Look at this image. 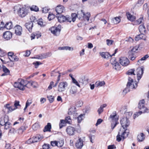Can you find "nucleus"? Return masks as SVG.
Returning a JSON list of instances; mask_svg holds the SVG:
<instances>
[{
	"label": "nucleus",
	"instance_id": "8",
	"mask_svg": "<svg viewBox=\"0 0 149 149\" xmlns=\"http://www.w3.org/2000/svg\"><path fill=\"white\" fill-rule=\"evenodd\" d=\"M144 100H142L140 101L139 104L138 108L142 111H143V113H149V109L146 108L144 106Z\"/></svg>",
	"mask_w": 149,
	"mask_h": 149
},
{
	"label": "nucleus",
	"instance_id": "40",
	"mask_svg": "<svg viewBox=\"0 0 149 149\" xmlns=\"http://www.w3.org/2000/svg\"><path fill=\"white\" fill-rule=\"evenodd\" d=\"M149 56L148 55H146L145 56L142 57L140 59L138 60L137 62H139L140 63H141L140 62L141 61H143L145 60Z\"/></svg>",
	"mask_w": 149,
	"mask_h": 149
},
{
	"label": "nucleus",
	"instance_id": "39",
	"mask_svg": "<svg viewBox=\"0 0 149 149\" xmlns=\"http://www.w3.org/2000/svg\"><path fill=\"white\" fill-rule=\"evenodd\" d=\"M30 9L32 11H34L37 12L39 10L38 7L36 6H33L30 8Z\"/></svg>",
	"mask_w": 149,
	"mask_h": 149
},
{
	"label": "nucleus",
	"instance_id": "14",
	"mask_svg": "<svg viewBox=\"0 0 149 149\" xmlns=\"http://www.w3.org/2000/svg\"><path fill=\"white\" fill-rule=\"evenodd\" d=\"M15 33L17 35H20L22 31V27L19 25H17L15 27Z\"/></svg>",
	"mask_w": 149,
	"mask_h": 149
},
{
	"label": "nucleus",
	"instance_id": "46",
	"mask_svg": "<svg viewBox=\"0 0 149 149\" xmlns=\"http://www.w3.org/2000/svg\"><path fill=\"white\" fill-rule=\"evenodd\" d=\"M83 104V102L82 101H78L76 104V106L77 107H81Z\"/></svg>",
	"mask_w": 149,
	"mask_h": 149
},
{
	"label": "nucleus",
	"instance_id": "4",
	"mask_svg": "<svg viewBox=\"0 0 149 149\" xmlns=\"http://www.w3.org/2000/svg\"><path fill=\"white\" fill-rule=\"evenodd\" d=\"M14 11H17L19 17H25L28 14V10L24 7L20 8L19 6H15L14 7Z\"/></svg>",
	"mask_w": 149,
	"mask_h": 149
},
{
	"label": "nucleus",
	"instance_id": "21",
	"mask_svg": "<svg viewBox=\"0 0 149 149\" xmlns=\"http://www.w3.org/2000/svg\"><path fill=\"white\" fill-rule=\"evenodd\" d=\"M13 27L12 23L11 22H7L4 26L1 27V28H6L7 29L10 30Z\"/></svg>",
	"mask_w": 149,
	"mask_h": 149
},
{
	"label": "nucleus",
	"instance_id": "27",
	"mask_svg": "<svg viewBox=\"0 0 149 149\" xmlns=\"http://www.w3.org/2000/svg\"><path fill=\"white\" fill-rule=\"evenodd\" d=\"M126 14L127 19L131 21H133L136 19L135 16L132 15L129 13H127Z\"/></svg>",
	"mask_w": 149,
	"mask_h": 149
},
{
	"label": "nucleus",
	"instance_id": "59",
	"mask_svg": "<svg viewBox=\"0 0 149 149\" xmlns=\"http://www.w3.org/2000/svg\"><path fill=\"white\" fill-rule=\"evenodd\" d=\"M114 122L113 123H112L111 124V129L113 130L114 127L116 126L117 123L116 122L114 121Z\"/></svg>",
	"mask_w": 149,
	"mask_h": 149
},
{
	"label": "nucleus",
	"instance_id": "18",
	"mask_svg": "<svg viewBox=\"0 0 149 149\" xmlns=\"http://www.w3.org/2000/svg\"><path fill=\"white\" fill-rule=\"evenodd\" d=\"M52 55V53H47L45 54H42L38 56V57L36 58L39 59H43L46 58Z\"/></svg>",
	"mask_w": 149,
	"mask_h": 149
},
{
	"label": "nucleus",
	"instance_id": "3",
	"mask_svg": "<svg viewBox=\"0 0 149 149\" xmlns=\"http://www.w3.org/2000/svg\"><path fill=\"white\" fill-rule=\"evenodd\" d=\"M28 81L22 79H19L17 82L14 83V86L15 87L18 88L20 90L23 91L25 89V87H29L28 86Z\"/></svg>",
	"mask_w": 149,
	"mask_h": 149
},
{
	"label": "nucleus",
	"instance_id": "5",
	"mask_svg": "<svg viewBox=\"0 0 149 149\" xmlns=\"http://www.w3.org/2000/svg\"><path fill=\"white\" fill-rule=\"evenodd\" d=\"M137 86V83L133 81L132 78L128 77V82L127 84V87L123 91L124 92L125 91L127 92H129L131 89L135 88Z\"/></svg>",
	"mask_w": 149,
	"mask_h": 149
},
{
	"label": "nucleus",
	"instance_id": "38",
	"mask_svg": "<svg viewBox=\"0 0 149 149\" xmlns=\"http://www.w3.org/2000/svg\"><path fill=\"white\" fill-rule=\"evenodd\" d=\"M105 84V83L104 81L96 82L95 84V86L96 87H98V86H101L104 85Z\"/></svg>",
	"mask_w": 149,
	"mask_h": 149
},
{
	"label": "nucleus",
	"instance_id": "60",
	"mask_svg": "<svg viewBox=\"0 0 149 149\" xmlns=\"http://www.w3.org/2000/svg\"><path fill=\"white\" fill-rule=\"evenodd\" d=\"M114 122L113 123H112L111 124V129L113 130L114 127L116 126L117 123L116 122L114 121Z\"/></svg>",
	"mask_w": 149,
	"mask_h": 149
},
{
	"label": "nucleus",
	"instance_id": "6",
	"mask_svg": "<svg viewBox=\"0 0 149 149\" xmlns=\"http://www.w3.org/2000/svg\"><path fill=\"white\" fill-rule=\"evenodd\" d=\"M58 20L60 22H70L72 21V18L68 15L66 16L64 15H60V16H56Z\"/></svg>",
	"mask_w": 149,
	"mask_h": 149
},
{
	"label": "nucleus",
	"instance_id": "57",
	"mask_svg": "<svg viewBox=\"0 0 149 149\" xmlns=\"http://www.w3.org/2000/svg\"><path fill=\"white\" fill-rule=\"evenodd\" d=\"M72 82L74 84L78 86L79 87H80L79 84L78 83V81L74 78L72 79Z\"/></svg>",
	"mask_w": 149,
	"mask_h": 149
},
{
	"label": "nucleus",
	"instance_id": "19",
	"mask_svg": "<svg viewBox=\"0 0 149 149\" xmlns=\"http://www.w3.org/2000/svg\"><path fill=\"white\" fill-rule=\"evenodd\" d=\"M33 26V23L32 21L26 23L25 24V26L29 32H31Z\"/></svg>",
	"mask_w": 149,
	"mask_h": 149
},
{
	"label": "nucleus",
	"instance_id": "49",
	"mask_svg": "<svg viewBox=\"0 0 149 149\" xmlns=\"http://www.w3.org/2000/svg\"><path fill=\"white\" fill-rule=\"evenodd\" d=\"M4 125L5 126V129L7 130L10 127V123L9 122H8L7 123H6Z\"/></svg>",
	"mask_w": 149,
	"mask_h": 149
},
{
	"label": "nucleus",
	"instance_id": "13",
	"mask_svg": "<svg viewBox=\"0 0 149 149\" xmlns=\"http://www.w3.org/2000/svg\"><path fill=\"white\" fill-rule=\"evenodd\" d=\"M83 141L80 138H79L78 140L75 143L76 147L78 149H81L83 146Z\"/></svg>",
	"mask_w": 149,
	"mask_h": 149
},
{
	"label": "nucleus",
	"instance_id": "22",
	"mask_svg": "<svg viewBox=\"0 0 149 149\" xmlns=\"http://www.w3.org/2000/svg\"><path fill=\"white\" fill-rule=\"evenodd\" d=\"M77 88L75 86H72L69 90L70 94L74 95L77 92Z\"/></svg>",
	"mask_w": 149,
	"mask_h": 149
},
{
	"label": "nucleus",
	"instance_id": "12",
	"mask_svg": "<svg viewBox=\"0 0 149 149\" xmlns=\"http://www.w3.org/2000/svg\"><path fill=\"white\" fill-rule=\"evenodd\" d=\"M144 70V68L143 67H139L136 69L137 77L138 81H139L142 77V75L143 74Z\"/></svg>",
	"mask_w": 149,
	"mask_h": 149
},
{
	"label": "nucleus",
	"instance_id": "2",
	"mask_svg": "<svg viewBox=\"0 0 149 149\" xmlns=\"http://www.w3.org/2000/svg\"><path fill=\"white\" fill-rule=\"evenodd\" d=\"M90 16L91 15L90 13H87L85 14L82 10L78 12L77 14L75 13H72L71 14V17L72 18V21L73 22L75 21L77 17L80 20H86L88 21L89 20Z\"/></svg>",
	"mask_w": 149,
	"mask_h": 149
},
{
	"label": "nucleus",
	"instance_id": "33",
	"mask_svg": "<svg viewBox=\"0 0 149 149\" xmlns=\"http://www.w3.org/2000/svg\"><path fill=\"white\" fill-rule=\"evenodd\" d=\"M138 47L137 46H135L133 47L130 50L129 52V54H134L136 52V51L138 50Z\"/></svg>",
	"mask_w": 149,
	"mask_h": 149
},
{
	"label": "nucleus",
	"instance_id": "32",
	"mask_svg": "<svg viewBox=\"0 0 149 149\" xmlns=\"http://www.w3.org/2000/svg\"><path fill=\"white\" fill-rule=\"evenodd\" d=\"M76 108L74 107H71L69 109L68 114L69 115H71L72 114L74 113L76 111Z\"/></svg>",
	"mask_w": 149,
	"mask_h": 149
},
{
	"label": "nucleus",
	"instance_id": "45",
	"mask_svg": "<svg viewBox=\"0 0 149 149\" xmlns=\"http://www.w3.org/2000/svg\"><path fill=\"white\" fill-rule=\"evenodd\" d=\"M57 146L59 147H61L63 145V142L62 141H60L58 142L57 141Z\"/></svg>",
	"mask_w": 149,
	"mask_h": 149
},
{
	"label": "nucleus",
	"instance_id": "10",
	"mask_svg": "<svg viewBox=\"0 0 149 149\" xmlns=\"http://www.w3.org/2000/svg\"><path fill=\"white\" fill-rule=\"evenodd\" d=\"M49 29L52 33L56 36L59 34L61 31L60 27L59 26L57 27H52Z\"/></svg>",
	"mask_w": 149,
	"mask_h": 149
},
{
	"label": "nucleus",
	"instance_id": "58",
	"mask_svg": "<svg viewBox=\"0 0 149 149\" xmlns=\"http://www.w3.org/2000/svg\"><path fill=\"white\" fill-rule=\"evenodd\" d=\"M107 44L108 45H109L112 44L113 41L112 40L107 39L106 40Z\"/></svg>",
	"mask_w": 149,
	"mask_h": 149
},
{
	"label": "nucleus",
	"instance_id": "31",
	"mask_svg": "<svg viewBox=\"0 0 149 149\" xmlns=\"http://www.w3.org/2000/svg\"><path fill=\"white\" fill-rule=\"evenodd\" d=\"M134 69H131L129 70L128 71L127 74L129 75V77H130L131 78H132L133 75V76L135 75V74L134 72Z\"/></svg>",
	"mask_w": 149,
	"mask_h": 149
},
{
	"label": "nucleus",
	"instance_id": "23",
	"mask_svg": "<svg viewBox=\"0 0 149 149\" xmlns=\"http://www.w3.org/2000/svg\"><path fill=\"white\" fill-rule=\"evenodd\" d=\"M146 33H142L137 36L135 38V40L136 41H138L141 39H143L144 40H146V36L145 34Z\"/></svg>",
	"mask_w": 149,
	"mask_h": 149
},
{
	"label": "nucleus",
	"instance_id": "11",
	"mask_svg": "<svg viewBox=\"0 0 149 149\" xmlns=\"http://www.w3.org/2000/svg\"><path fill=\"white\" fill-rule=\"evenodd\" d=\"M120 63L123 66H126L130 63L129 59L125 57H121L119 59Z\"/></svg>",
	"mask_w": 149,
	"mask_h": 149
},
{
	"label": "nucleus",
	"instance_id": "34",
	"mask_svg": "<svg viewBox=\"0 0 149 149\" xmlns=\"http://www.w3.org/2000/svg\"><path fill=\"white\" fill-rule=\"evenodd\" d=\"M143 17L141 16L138 19L136 20L134 22V24L138 25L142 22L143 20Z\"/></svg>",
	"mask_w": 149,
	"mask_h": 149
},
{
	"label": "nucleus",
	"instance_id": "17",
	"mask_svg": "<svg viewBox=\"0 0 149 149\" xmlns=\"http://www.w3.org/2000/svg\"><path fill=\"white\" fill-rule=\"evenodd\" d=\"M8 122V116L2 117L0 120V125L2 126H4L5 124Z\"/></svg>",
	"mask_w": 149,
	"mask_h": 149
},
{
	"label": "nucleus",
	"instance_id": "48",
	"mask_svg": "<svg viewBox=\"0 0 149 149\" xmlns=\"http://www.w3.org/2000/svg\"><path fill=\"white\" fill-rule=\"evenodd\" d=\"M33 64L35 65V68H37L39 65L42 64V63L39 61H36L33 63Z\"/></svg>",
	"mask_w": 149,
	"mask_h": 149
},
{
	"label": "nucleus",
	"instance_id": "7",
	"mask_svg": "<svg viewBox=\"0 0 149 149\" xmlns=\"http://www.w3.org/2000/svg\"><path fill=\"white\" fill-rule=\"evenodd\" d=\"M68 84L66 81H63L60 82L58 86L57 91L59 92H63L66 90Z\"/></svg>",
	"mask_w": 149,
	"mask_h": 149
},
{
	"label": "nucleus",
	"instance_id": "9",
	"mask_svg": "<svg viewBox=\"0 0 149 149\" xmlns=\"http://www.w3.org/2000/svg\"><path fill=\"white\" fill-rule=\"evenodd\" d=\"M66 131L68 135L69 136H73L75 134L76 130L74 127L71 126H68L67 127Z\"/></svg>",
	"mask_w": 149,
	"mask_h": 149
},
{
	"label": "nucleus",
	"instance_id": "62",
	"mask_svg": "<svg viewBox=\"0 0 149 149\" xmlns=\"http://www.w3.org/2000/svg\"><path fill=\"white\" fill-rule=\"evenodd\" d=\"M103 120L101 119H98L97 121V123H96L95 125L96 126H97L98 125L100 124L102 121Z\"/></svg>",
	"mask_w": 149,
	"mask_h": 149
},
{
	"label": "nucleus",
	"instance_id": "36",
	"mask_svg": "<svg viewBox=\"0 0 149 149\" xmlns=\"http://www.w3.org/2000/svg\"><path fill=\"white\" fill-rule=\"evenodd\" d=\"M113 68L116 70H120V67L119 63L117 62L116 63L113 65Z\"/></svg>",
	"mask_w": 149,
	"mask_h": 149
},
{
	"label": "nucleus",
	"instance_id": "54",
	"mask_svg": "<svg viewBox=\"0 0 149 149\" xmlns=\"http://www.w3.org/2000/svg\"><path fill=\"white\" fill-rule=\"evenodd\" d=\"M43 149H50V145L49 144H44L42 146Z\"/></svg>",
	"mask_w": 149,
	"mask_h": 149
},
{
	"label": "nucleus",
	"instance_id": "37",
	"mask_svg": "<svg viewBox=\"0 0 149 149\" xmlns=\"http://www.w3.org/2000/svg\"><path fill=\"white\" fill-rule=\"evenodd\" d=\"M120 21V18L119 17H116L113 19V22L114 24H117Z\"/></svg>",
	"mask_w": 149,
	"mask_h": 149
},
{
	"label": "nucleus",
	"instance_id": "28",
	"mask_svg": "<svg viewBox=\"0 0 149 149\" xmlns=\"http://www.w3.org/2000/svg\"><path fill=\"white\" fill-rule=\"evenodd\" d=\"M137 138L139 141H142L145 139V135L143 133H141L139 134L138 135Z\"/></svg>",
	"mask_w": 149,
	"mask_h": 149
},
{
	"label": "nucleus",
	"instance_id": "52",
	"mask_svg": "<svg viewBox=\"0 0 149 149\" xmlns=\"http://www.w3.org/2000/svg\"><path fill=\"white\" fill-rule=\"evenodd\" d=\"M6 53L0 48V56L3 57L6 55Z\"/></svg>",
	"mask_w": 149,
	"mask_h": 149
},
{
	"label": "nucleus",
	"instance_id": "16",
	"mask_svg": "<svg viewBox=\"0 0 149 149\" xmlns=\"http://www.w3.org/2000/svg\"><path fill=\"white\" fill-rule=\"evenodd\" d=\"M3 37L7 40H9L12 37V33L9 31L5 32L3 34Z\"/></svg>",
	"mask_w": 149,
	"mask_h": 149
},
{
	"label": "nucleus",
	"instance_id": "61",
	"mask_svg": "<svg viewBox=\"0 0 149 149\" xmlns=\"http://www.w3.org/2000/svg\"><path fill=\"white\" fill-rule=\"evenodd\" d=\"M49 10V9L45 7L42 8V12L43 13H46L48 12Z\"/></svg>",
	"mask_w": 149,
	"mask_h": 149
},
{
	"label": "nucleus",
	"instance_id": "30",
	"mask_svg": "<svg viewBox=\"0 0 149 149\" xmlns=\"http://www.w3.org/2000/svg\"><path fill=\"white\" fill-rule=\"evenodd\" d=\"M41 36V33H34L31 35V39L32 40L35 38H38Z\"/></svg>",
	"mask_w": 149,
	"mask_h": 149
},
{
	"label": "nucleus",
	"instance_id": "26",
	"mask_svg": "<svg viewBox=\"0 0 149 149\" xmlns=\"http://www.w3.org/2000/svg\"><path fill=\"white\" fill-rule=\"evenodd\" d=\"M51 129V125L50 123H48L47 125L45 126L43 130V132H50Z\"/></svg>",
	"mask_w": 149,
	"mask_h": 149
},
{
	"label": "nucleus",
	"instance_id": "51",
	"mask_svg": "<svg viewBox=\"0 0 149 149\" xmlns=\"http://www.w3.org/2000/svg\"><path fill=\"white\" fill-rule=\"evenodd\" d=\"M55 17V15L52 14H49L48 15V19L50 20L53 19Z\"/></svg>",
	"mask_w": 149,
	"mask_h": 149
},
{
	"label": "nucleus",
	"instance_id": "41",
	"mask_svg": "<svg viewBox=\"0 0 149 149\" xmlns=\"http://www.w3.org/2000/svg\"><path fill=\"white\" fill-rule=\"evenodd\" d=\"M129 54V57L131 60L133 61L136 58V56L134 54Z\"/></svg>",
	"mask_w": 149,
	"mask_h": 149
},
{
	"label": "nucleus",
	"instance_id": "50",
	"mask_svg": "<svg viewBox=\"0 0 149 149\" xmlns=\"http://www.w3.org/2000/svg\"><path fill=\"white\" fill-rule=\"evenodd\" d=\"M143 113V111H141L138 112H136L135 114H134V119L136 117H138V116L142 114V113Z\"/></svg>",
	"mask_w": 149,
	"mask_h": 149
},
{
	"label": "nucleus",
	"instance_id": "55",
	"mask_svg": "<svg viewBox=\"0 0 149 149\" xmlns=\"http://www.w3.org/2000/svg\"><path fill=\"white\" fill-rule=\"evenodd\" d=\"M110 62L113 65L117 63L116 61V59L115 58H112L110 60Z\"/></svg>",
	"mask_w": 149,
	"mask_h": 149
},
{
	"label": "nucleus",
	"instance_id": "47",
	"mask_svg": "<svg viewBox=\"0 0 149 149\" xmlns=\"http://www.w3.org/2000/svg\"><path fill=\"white\" fill-rule=\"evenodd\" d=\"M23 53H24V54H23L24 56L26 57L29 56L31 54L30 51L28 50H26L25 52H23Z\"/></svg>",
	"mask_w": 149,
	"mask_h": 149
},
{
	"label": "nucleus",
	"instance_id": "44",
	"mask_svg": "<svg viewBox=\"0 0 149 149\" xmlns=\"http://www.w3.org/2000/svg\"><path fill=\"white\" fill-rule=\"evenodd\" d=\"M39 127V126L38 123H35L32 126V128L33 130H36Z\"/></svg>",
	"mask_w": 149,
	"mask_h": 149
},
{
	"label": "nucleus",
	"instance_id": "64",
	"mask_svg": "<svg viewBox=\"0 0 149 149\" xmlns=\"http://www.w3.org/2000/svg\"><path fill=\"white\" fill-rule=\"evenodd\" d=\"M103 111V109L101 107L98 109L97 110V112L98 114L100 115L102 113Z\"/></svg>",
	"mask_w": 149,
	"mask_h": 149
},
{
	"label": "nucleus",
	"instance_id": "56",
	"mask_svg": "<svg viewBox=\"0 0 149 149\" xmlns=\"http://www.w3.org/2000/svg\"><path fill=\"white\" fill-rule=\"evenodd\" d=\"M65 121L66 123H70L71 121V119L70 116H68L65 118Z\"/></svg>",
	"mask_w": 149,
	"mask_h": 149
},
{
	"label": "nucleus",
	"instance_id": "43",
	"mask_svg": "<svg viewBox=\"0 0 149 149\" xmlns=\"http://www.w3.org/2000/svg\"><path fill=\"white\" fill-rule=\"evenodd\" d=\"M16 109H17V108L14 107V106H10L8 109V113L11 112Z\"/></svg>",
	"mask_w": 149,
	"mask_h": 149
},
{
	"label": "nucleus",
	"instance_id": "24",
	"mask_svg": "<svg viewBox=\"0 0 149 149\" xmlns=\"http://www.w3.org/2000/svg\"><path fill=\"white\" fill-rule=\"evenodd\" d=\"M43 138V136L40 135H37L36 136L32 137L34 143L40 141Z\"/></svg>",
	"mask_w": 149,
	"mask_h": 149
},
{
	"label": "nucleus",
	"instance_id": "20",
	"mask_svg": "<svg viewBox=\"0 0 149 149\" xmlns=\"http://www.w3.org/2000/svg\"><path fill=\"white\" fill-rule=\"evenodd\" d=\"M2 70L4 73L1 74L2 76L10 75V71L5 66H3Z\"/></svg>",
	"mask_w": 149,
	"mask_h": 149
},
{
	"label": "nucleus",
	"instance_id": "42",
	"mask_svg": "<svg viewBox=\"0 0 149 149\" xmlns=\"http://www.w3.org/2000/svg\"><path fill=\"white\" fill-rule=\"evenodd\" d=\"M84 115L81 114L77 117V120L78 123H80L84 119Z\"/></svg>",
	"mask_w": 149,
	"mask_h": 149
},
{
	"label": "nucleus",
	"instance_id": "35",
	"mask_svg": "<svg viewBox=\"0 0 149 149\" xmlns=\"http://www.w3.org/2000/svg\"><path fill=\"white\" fill-rule=\"evenodd\" d=\"M110 118L113 120L114 121L117 122L118 119L116 113H114L113 115H111Z\"/></svg>",
	"mask_w": 149,
	"mask_h": 149
},
{
	"label": "nucleus",
	"instance_id": "53",
	"mask_svg": "<svg viewBox=\"0 0 149 149\" xmlns=\"http://www.w3.org/2000/svg\"><path fill=\"white\" fill-rule=\"evenodd\" d=\"M47 98H48L49 100L50 103L52 102L54 100V96L52 95L47 96Z\"/></svg>",
	"mask_w": 149,
	"mask_h": 149
},
{
	"label": "nucleus",
	"instance_id": "15",
	"mask_svg": "<svg viewBox=\"0 0 149 149\" xmlns=\"http://www.w3.org/2000/svg\"><path fill=\"white\" fill-rule=\"evenodd\" d=\"M65 11L64 7L61 5H59L56 8V11L58 14L62 13Z\"/></svg>",
	"mask_w": 149,
	"mask_h": 149
},
{
	"label": "nucleus",
	"instance_id": "1",
	"mask_svg": "<svg viewBox=\"0 0 149 149\" xmlns=\"http://www.w3.org/2000/svg\"><path fill=\"white\" fill-rule=\"evenodd\" d=\"M120 123L123 128L120 129L116 136V140L118 142H120L122 139L124 140L128 136L129 133L128 130L126 129L130 124L129 119L127 117L123 118L121 119Z\"/></svg>",
	"mask_w": 149,
	"mask_h": 149
},
{
	"label": "nucleus",
	"instance_id": "63",
	"mask_svg": "<svg viewBox=\"0 0 149 149\" xmlns=\"http://www.w3.org/2000/svg\"><path fill=\"white\" fill-rule=\"evenodd\" d=\"M19 101H17V100H15V101L14 103V107H15V108H17V107L18 106H19L20 105L19 104Z\"/></svg>",
	"mask_w": 149,
	"mask_h": 149
},
{
	"label": "nucleus",
	"instance_id": "25",
	"mask_svg": "<svg viewBox=\"0 0 149 149\" xmlns=\"http://www.w3.org/2000/svg\"><path fill=\"white\" fill-rule=\"evenodd\" d=\"M28 86L30 88V86H32L33 88H37L38 86V84L37 82L35 81H30L28 82Z\"/></svg>",
	"mask_w": 149,
	"mask_h": 149
},
{
	"label": "nucleus",
	"instance_id": "29",
	"mask_svg": "<svg viewBox=\"0 0 149 149\" xmlns=\"http://www.w3.org/2000/svg\"><path fill=\"white\" fill-rule=\"evenodd\" d=\"M139 29L141 33H146L145 28L143 25H140L139 26Z\"/></svg>",
	"mask_w": 149,
	"mask_h": 149
}]
</instances>
